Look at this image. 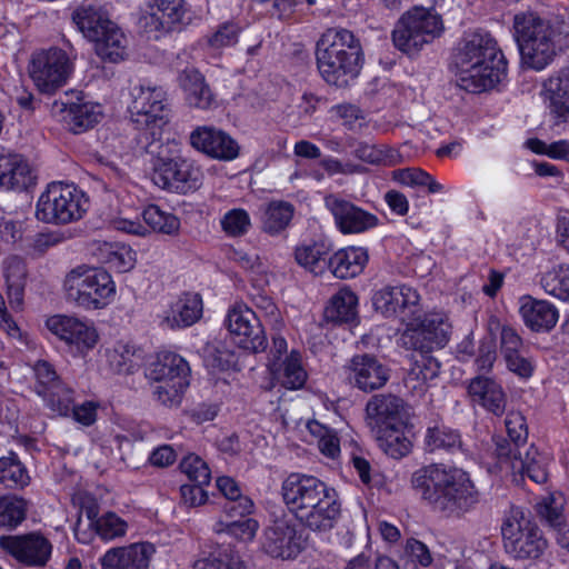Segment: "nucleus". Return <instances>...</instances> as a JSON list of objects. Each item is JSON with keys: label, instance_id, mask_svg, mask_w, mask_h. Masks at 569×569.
Listing matches in <instances>:
<instances>
[{"label": "nucleus", "instance_id": "obj_1", "mask_svg": "<svg viewBox=\"0 0 569 569\" xmlns=\"http://www.w3.org/2000/svg\"><path fill=\"white\" fill-rule=\"evenodd\" d=\"M411 485L436 511L461 518L476 509L480 492L470 475L460 468L429 465L416 470Z\"/></svg>", "mask_w": 569, "mask_h": 569}, {"label": "nucleus", "instance_id": "obj_2", "mask_svg": "<svg viewBox=\"0 0 569 569\" xmlns=\"http://www.w3.org/2000/svg\"><path fill=\"white\" fill-rule=\"evenodd\" d=\"M458 84L468 92L490 90L507 76V60L497 40L485 30L466 32L457 44Z\"/></svg>", "mask_w": 569, "mask_h": 569}, {"label": "nucleus", "instance_id": "obj_3", "mask_svg": "<svg viewBox=\"0 0 569 569\" xmlns=\"http://www.w3.org/2000/svg\"><path fill=\"white\" fill-rule=\"evenodd\" d=\"M316 60L319 73L328 84L346 88L360 73L363 52L351 31L331 28L317 41Z\"/></svg>", "mask_w": 569, "mask_h": 569}, {"label": "nucleus", "instance_id": "obj_4", "mask_svg": "<svg viewBox=\"0 0 569 569\" xmlns=\"http://www.w3.org/2000/svg\"><path fill=\"white\" fill-rule=\"evenodd\" d=\"M131 120L140 130L139 143L147 153H154L169 121L166 90L150 82L136 84L130 91Z\"/></svg>", "mask_w": 569, "mask_h": 569}, {"label": "nucleus", "instance_id": "obj_5", "mask_svg": "<svg viewBox=\"0 0 569 569\" xmlns=\"http://www.w3.org/2000/svg\"><path fill=\"white\" fill-rule=\"evenodd\" d=\"M72 21L87 39L94 42L96 52L102 60L117 63L127 58L128 38L101 6L82 2L73 10Z\"/></svg>", "mask_w": 569, "mask_h": 569}, {"label": "nucleus", "instance_id": "obj_6", "mask_svg": "<svg viewBox=\"0 0 569 569\" xmlns=\"http://www.w3.org/2000/svg\"><path fill=\"white\" fill-rule=\"evenodd\" d=\"M89 209V198L73 183L53 181L40 194L36 218L44 223L64 226L81 220Z\"/></svg>", "mask_w": 569, "mask_h": 569}, {"label": "nucleus", "instance_id": "obj_7", "mask_svg": "<svg viewBox=\"0 0 569 569\" xmlns=\"http://www.w3.org/2000/svg\"><path fill=\"white\" fill-rule=\"evenodd\" d=\"M515 38L525 64L542 70L556 56L557 32L553 27L533 14L515 17Z\"/></svg>", "mask_w": 569, "mask_h": 569}, {"label": "nucleus", "instance_id": "obj_8", "mask_svg": "<svg viewBox=\"0 0 569 569\" xmlns=\"http://www.w3.org/2000/svg\"><path fill=\"white\" fill-rule=\"evenodd\" d=\"M443 31L442 17L435 9L413 7L397 21L392 42L398 50L413 56L441 37Z\"/></svg>", "mask_w": 569, "mask_h": 569}, {"label": "nucleus", "instance_id": "obj_9", "mask_svg": "<svg viewBox=\"0 0 569 569\" xmlns=\"http://www.w3.org/2000/svg\"><path fill=\"white\" fill-rule=\"evenodd\" d=\"M66 298L84 310L107 307L116 293L111 276L101 268L77 267L64 280Z\"/></svg>", "mask_w": 569, "mask_h": 569}, {"label": "nucleus", "instance_id": "obj_10", "mask_svg": "<svg viewBox=\"0 0 569 569\" xmlns=\"http://www.w3.org/2000/svg\"><path fill=\"white\" fill-rule=\"evenodd\" d=\"M501 535L506 553L516 560H537L548 548L540 528L520 511H512L503 521Z\"/></svg>", "mask_w": 569, "mask_h": 569}, {"label": "nucleus", "instance_id": "obj_11", "mask_svg": "<svg viewBox=\"0 0 569 569\" xmlns=\"http://www.w3.org/2000/svg\"><path fill=\"white\" fill-rule=\"evenodd\" d=\"M73 69L72 59L58 47L34 51L28 64L29 77L36 88L44 94H53L64 87Z\"/></svg>", "mask_w": 569, "mask_h": 569}, {"label": "nucleus", "instance_id": "obj_12", "mask_svg": "<svg viewBox=\"0 0 569 569\" xmlns=\"http://www.w3.org/2000/svg\"><path fill=\"white\" fill-rule=\"evenodd\" d=\"M157 156L151 180L163 190L178 193H187L199 188L201 183V171L194 163L182 157H166L161 140L157 143Z\"/></svg>", "mask_w": 569, "mask_h": 569}, {"label": "nucleus", "instance_id": "obj_13", "mask_svg": "<svg viewBox=\"0 0 569 569\" xmlns=\"http://www.w3.org/2000/svg\"><path fill=\"white\" fill-rule=\"evenodd\" d=\"M451 329V323L443 313L433 312L423 317L417 313L401 333L400 345L418 352H432L449 342Z\"/></svg>", "mask_w": 569, "mask_h": 569}, {"label": "nucleus", "instance_id": "obj_14", "mask_svg": "<svg viewBox=\"0 0 569 569\" xmlns=\"http://www.w3.org/2000/svg\"><path fill=\"white\" fill-rule=\"evenodd\" d=\"M233 341L252 353L262 352L268 347V339L259 316L246 305H234L224 319Z\"/></svg>", "mask_w": 569, "mask_h": 569}, {"label": "nucleus", "instance_id": "obj_15", "mask_svg": "<svg viewBox=\"0 0 569 569\" xmlns=\"http://www.w3.org/2000/svg\"><path fill=\"white\" fill-rule=\"evenodd\" d=\"M341 517V502L335 488L323 492L293 517L303 528L325 533L332 530Z\"/></svg>", "mask_w": 569, "mask_h": 569}, {"label": "nucleus", "instance_id": "obj_16", "mask_svg": "<svg viewBox=\"0 0 569 569\" xmlns=\"http://www.w3.org/2000/svg\"><path fill=\"white\" fill-rule=\"evenodd\" d=\"M0 548L28 567H44L52 555V543L40 532L1 536Z\"/></svg>", "mask_w": 569, "mask_h": 569}, {"label": "nucleus", "instance_id": "obj_17", "mask_svg": "<svg viewBox=\"0 0 569 569\" xmlns=\"http://www.w3.org/2000/svg\"><path fill=\"white\" fill-rule=\"evenodd\" d=\"M419 300L417 290L407 286H385L372 296L376 311L387 318H399L406 325L420 312Z\"/></svg>", "mask_w": 569, "mask_h": 569}, {"label": "nucleus", "instance_id": "obj_18", "mask_svg": "<svg viewBox=\"0 0 569 569\" xmlns=\"http://www.w3.org/2000/svg\"><path fill=\"white\" fill-rule=\"evenodd\" d=\"M343 373L352 388L372 392L386 386L390 368L370 353L355 355L345 366Z\"/></svg>", "mask_w": 569, "mask_h": 569}, {"label": "nucleus", "instance_id": "obj_19", "mask_svg": "<svg viewBox=\"0 0 569 569\" xmlns=\"http://www.w3.org/2000/svg\"><path fill=\"white\" fill-rule=\"evenodd\" d=\"M325 204L333 216L338 230L343 234L362 233L379 223L376 214L338 196H327Z\"/></svg>", "mask_w": 569, "mask_h": 569}, {"label": "nucleus", "instance_id": "obj_20", "mask_svg": "<svg viewBox=\"0 0 569 569\" xmlns=\"http://www.w3.org/2000/svg\"><path fill=\"white\" fill-rule=\"evenodd\" d=\"M366 421L372 432L395 426H406L407 405L392 393L372 396L366 405Z\"/></svg>", "mask_w": 569, "mask_h": 569}, {"label": "nucleus", "instance_id": "obj_21", "mask_svg": "<svg viewBox=\"0 0 569 569\" xmlns=\"http://www.w3.org/2000/svg\"><path fill=\"white\" fill-rule=\"evenodd\" d=\"M329 487L315 476L292 472L282 481L280 493L288 511L295 517L298 511L319 497L323 492V488Z\"/></svg>", "mask_w": 569, "mask_h": 569}, {"label": "nucleus", "instance_id": "obj_22", "mask_svg": "<svg viewBox=\"0 0 569 569\" xmlns=\"http://www.w3.org/2000/svg\"><path fill=\"white\" fill-rule=\"evenodd\" d=\"M48 330L77 352L92 349L98 340L96 329L70 316L56 315L46 321Z\"/></svg>", "mask_w": 569, "mask_h": 569}, {"label": "nucleus", "instance_id": "obj_23", "mask_svg": "<svg viewBox=\"0 0 569 569\" xmlns=\"http://www.w3.org/2000/svg\"><path fill=\"white\" fill-rule=\"evenodd\" d=\"M301 542L293 520L281 517L266 529L263 549L273 558L290 559L300 552Z\"/></svg>", "mask_w": 569, "mask_h": 569}, {"label": "nucleus", "instance_id": "obj_24", "mask_svg": "<svg viewBox=\"0 0 569 569\" xmlns=\"http://www.w3.org/2000/svg\"><path fill=\"white\" fill-rule=\"evenodd\" d=\"M197 150L220 160H232L239 154L238 143L226 132L212 127H200L190 134Z\"/></svg>", "mask_w": 569, "mask_h": 569}, {"label": "nucleus", "instance_id": "obj_25", "mask_svg": "<svg viewBox=\"0 0 569 569\" xmlns=\"http://www.w3.org/2000/svg\"><path fill=\"white\" fill-rule=\"evenodd\" d=\"M154 547L150 542H137L127 547L111 548L101 558L102 569H148Z\"/></svg>", "mask_w": 569, "mask_h": 569}, {"label": "nucleus", "instance_id": "obj_26", "mask_svg": "<svg viewBox=\"0 0 569 569\" xmlns=\"http://www.w3.org/2000/svg\"><path fill=\"white\" fill-rule=\"evenodd\" d=\"M34 183L36 176L22 156L0 154V189L23 191Z\"/></svg>", "mask_w": 569, "mask_h": 569}, {"label": "nucleus", "instance_id": "obj_27", "mask_svg": "<svg viewBox=\"0 0 569 569\" xmlns=\"http://www.w3.org/2000/svg\"><path fill=\"white\" fill-rule=\"evenodd\" d=\"M543 91L556 123L569 122V68L550 76L543 82Z\"/></svg>", "mask_w": 569, "mask_h": 569}, {"label": "nucleus", "instance_id": "obj_28", "mask_svg": "<svg viewBox=\"0 0 569 569\" xmlns=\"http://www.w3.org/2000/svg\"><path fill=\"white\" fill-rule=\"evenodd\" d=\"M471 401L495 416H501L506 409V395L501 386L488 377H475L468 386Z\"/></svg>", "mask_w": 569, "mask_h": 569}, {"label": "nucleus", "instance_id": "obj_29", "mask_svg": "<svg viewBox=\"0 0 569 569\" xmlns=\"http://www.w3.org/2000/svg\"><path fill=\"white\" fill-rule=\"evenodd\" d=\"M62 106L69 130L76 134L93 128L102 119L101 104L87 101L83 97H77L76 101L68 99Z\"/></svg>", "mask_w": 569, "mask_h": 569}, {"label": "nucleus", "instance_id": "obj_30", "mask_svg": "<svg viewBox=\"0 0 569 569\" xmlns=\"http://www.w3.org/2000/svg\"><path fill=\"white\" fill-rule=\"evenodd\" d=\"M202 299L198 293H183L164 312L161 325L169 329L192 326L202 316Z\"/></svg>", "mask_w": 569, "mask_h": 569}, {"label": "nucleus", "instance_id": "obj_31", "mask_svg": "<svg viewBox=\"0 0 569 569\" xmlns=\"http://www.w3.org/2000/svg\"><path fill=\"white\" fill-rule=\"evenodd\" d=\"M189 363L178 353L160 351L146 370V377L152 381L189 380Z\"/></svg>", "mask_w": 569, "mask_h": 569}, {"label": "nucleus", "instance_id": "obj_32", "mask_svg": "<svg viewBox=\"0 0 569 569\" xmlns=\"http://www.w3.org/2000/svg\"><path fill=\"white\" fill-rule=\"evenodd\" d=\"M520 315L525 325L537 332L550 331L559 318V312L552 303L529 296L522 298Z\"/></svg>", "mask_w": 569, "mask_h": 569}, {"label": "nucleus", "instance_id": "obj_33", "mask_svg": "<svg viewBox=\"0 0 569 569\" xmlns=\"http://www.w3.org/2000/svg\"><path fill=\"white\" fill-rule=\"evenodd\" d=\"M369 256L362 247H347L338 250L329 258V268L339 279H349L360 274Z\"/></svg>", "mask_w": 569, "mask_h": 569}, {"label": "nucleus", "instance_id": "obj_34", "mask_svg": "<svg viewBox=\"0 0 569 569\" xmlns=\"http://www.w3.org/2000/svg\"><path fill=\"white\" fill-rule=\"evenodd\" d=\"M178 81L189 106L199 109H209L212 106L213 94L197 69L187 67L179 73Z\"/></svg>", "mask_w": 569, "mask_h": 569}, {"label": "nucleus", "instance_id": "obj_35", "mask_svg": "<svg viewBox=\"0 0 569 569\" xmlns=\"http://www.w3.org/2000/svg\"><path fill=\"white\" fill-rule=\"evenodd\" d=\"M425 450L430 453L463 452V441L458 429L445 425H435L427 428L423 439Z\"/></svg>", "mask_w": 569, "mask_h": 569}, {"label": "nucleus", "instance_id": "obj_36", "mask_svg": "<svg viewBox=\"0 0 569 569\" xmlns=\"http://www.w3.org/2000/svg\"><path fill=\"white\" fill-rule=\"evenodd\" d=\"M358 317V297L349 288H342L335 293L326 309L325 319L335 325L351 323Z\"/></svg>", "mask_w": 569, "mask_h": 569}, {"label": "nucleus", "instance_id": "obj_37", "mask_svg": "<svg viewBox=\"0 0 569 569\" xmlns=\"http://www.w3.org/2000/svg\"><path fill=\"white\" fill-rule=\"evenodd\" d=\"M106 358L113 372L130 375L141 367L143 351L133 345L119 341L106 350Z\"/></svg>", "mask_w": 569, "mask_h": 569}, {"label": "nucleus", "instance_id": "obj_38", "mask_svg": "<svg viewBox=\"0 0 569 569\" xmlns=\"http://www.w3.org/2000/svg\"><path fill=\"white\" fill-rule=\"evenodd\" d=\"M3 266L9 303L11 308L20 309L27 281L26 262L18 256H11L4 260Z\"/></svg>", "mask_w": 569, "mask_h": 569}, {"label": "nucleus", "instance_id": "obj_39", "mask_svg": "<svg viewBox=\"0 0 569 569\" xmlns=\"http://www.w3.org/2000/svg\"><path fill=\"white\" fill-rule=\"evenodd\" d=\"M551 457L538 450L535 445H529L520 461L516 462V471L526 475L531 481L542 485L549 478V465Z\"/></svg>", "mask_w": 569, "mask_h": 569}, {"label": "nucleus", "instance_id": "obj_40", "mask_svg": "<svg viewBox=\"0 0 569 569\" xmlns=\"http://www.w3.org/2000/svg\"><path fill=\"white\" fill-rule=\"evenodd\" d=\"M403 429L405 426H395L373 432L379 448L393 459H401L411 451V440Z\"/></svg>", "mask_w": 569, "mask_h": 569}, {"label": "nucleus", "instance_id": "obj_41", "mask_svg": "<svg viewBox=\"0 0 569 569\" xmlns=\"http://www.w3.org/2000/svg\"><path fill=\"white\" fill-rule=\"evenodd\" d=\"M270 367L277 373L281 385L287 389L297 390L307 380V372L302 368L300 353L297 351H291L279 366L278 362L271 361Z\"/></svg>", "mask_w": 569, "mask_h": 569}, {"label": "nucleus", "instance_id": "obj_42", "mask_svg": "<svg viewBox=\"0 0 569 569\" xmlns=\"http://www.w3.org/2000/svg\"><path fill=\"white\" fill-rule=\"evenodd\" d=\"M329 248L323 242H312L297 247L295 257L297 262L318 276L329 268Z\"/></svg>", "mask_w": 569, "mask_h": 569}, {"label": "nucleus", "instance_id": "obj_43", "mask_svg": "<svg viewBox=\"0 0 569 569\" xmlns=\"http://www.w3.org/2000/svg\"><path fill=\"white\" fill-rule=\"evenodd\" d=\"M150 8V19L157 22V29L169 30L186 14L184 0H152Z\"/></svg>", "mask_w": 569, "mask_h": 569}, {"label": "nucleus", "instance_id": "obj_44", "mask_svg": "<svg viewBox=\"0 0 569 569\" xmlns=\"http://www.w3.org/2000/svg\"><path fill=\"white\" fill-rule=\"evenodd\" d=\"M30 483V476L18 456L10 452L0 458V485L7 489H22Z\"/></svg>", "mask_w": 569, "mask_h": 569}, {"label": "nucleus", "instance_id": "obj_45", "mask_svg": "<svg viewBox=\"0 0 569 569\" xmlns=\"http://www.w3.org/2000/svg\"><path fill=\"white\" fill-rule=\"evenodd\" d=\"M293 216V207L289 202H270L262 216V229L269 234H278L290 223Z\"/></svg>", "mask_w": 569, "mask_h": 569}, {"label": "nucleus", "instance_id": "obj_46", "mask_svg": "<svg viewBox=\"0 0 569 569\" xmlns=\"http://www.w3.org/2000/svg\"><path fill=\"white\" fill-rule=\"evenodd\" d=\"M540 286L546 293L569 301V266L560 264L541 273Z\"/></svg>", "mask_w": 569, "mask_h": 569}, {"label": "nucleus", "instance_id": "obj_47", "mask_svg": "<svg viewBox=\"0 0 569 569\" xmlns=\"http://www.w3.org/2000/svg\"><path fill=\"white\" fill-rule=\"evenodd\" d=\"M28 501L17 496L0 497V528L16 529L27 518Z\"/></svg>", "mask_w": 569, "mask_h": 569}, {"label": "nucleus", "instance_id": "obj_48", "mask_svg": "<svg viewBox=\"0 0 569 569\" xmlns=\"http://www.w3.org/2000/svg\"><path fill=\"white\" fill-rule=\"evenodd\" d=\"M143 220L153 231L173 236L180 229V220L173 213L161 210L156 204H150L142 212Z\"/></svg>", "mask_w": 569, "mask_h": 569}, {"label": "nucleus", "instance_id": "obj_49", "mask_svg": "<svg viewBox=\"0 0 569 569\" xmlns=\"http://www.w3.org/2000/svg\"><path fill=\"white\" fill-rule=\"evenodd\" d=\"M351 146L355 148L353 156L367 163L395 166L400 162V154L393 149H381L367 142H357Z\"/></svg>", "mask_w": 569, "mask_h": 569}, {"label": "nucleus", "instance_id": "obj_50", "mask_svg": "<svg viewBox=\"0 0 569 569\" xmlns=\"http://www.w3.org/2000/svg\"><path fill=\"white\" fill-rule=\"evenodd\" d=\"M441 363L435 358L431 352H419V358L408 373L407 383L410 381H418L426 385L428 381L433 380L439 376Z\"/></svg>", "mask_w": 569, "mask_h": 569}, {"label": "nucleus", "instance_id": "obj_51", "mask_svg": "<svg viewBox=\"0 0 569 569\" xmlns=\"http://www.w3.org/2000/svg\"><path fill=\"white\" fill-rule=\"evenodd\" d=\"M49 397L41 396L46 407L58 416H69L74 403V391L64 382L60 383L51 391H48Z\"/></svg>", "mask_w": 569, "mask_h": 569}, {"label": "nucleus", "instance_id": "obj_52", "mask_svg": "<svg viewBox=\"0 0 569 569\" xmlns=\"http://www.w3.org/2000/svg\"><path fill=\"white\" fill-rule=\"evenodd\" d=\"M96 535L103 541H111L121 538L127 533L128 523L112 511L104 512L96 520L92 528Z\"/></svg>", "mask_w": 569, "mask_h": 569}, {"label": "nucleus", "instance_id": "obj_53", "mask_svg": "<svg viewBox=\"0 0 569 569\" xmlns=\"http://www.w3.org/2000/svg\"><path fill=\"white\" fill-rule=\"evenodd\" d=\"M33 373L36 378L33 390L39 397H49L48 391H51L63 382L53 366L46 360H38L34 363Z\"/></svg>", "mask_w": 569, "mask_h": 569}, {"label": "nucleus", "instance_id": "obj_54", "mask_svg": "<svg viewBox=\"0 0 569 569\" xmlns=\"http://www.w3.org/2000/svg\"><path fill=\"white\" fill-rule=\"evenodd\" d=\"M495 455L500 466L510 468L513 471L517 469L516 462L520 461L526 448L528 447L527 443L516 445V441L501 437L495 439Z\"/></svg>", "mask_w": 569, "mask_h": 569}, {"label": "nucleus", "instance_id": "obj_55", "mask_svg": "<svg viewBox=\"0 0 569 569\" xmlns=\"http://www.w3.org/2000/svg\"><path fill=\"white\" fill-rule=\"evenodd\" d=\"M308 429L318 438V447L322 455L333 459L340 453V441L335 430L318 421L309 422Z\"/></svg>", "mask_w": 569, "mask_h": 569}, {"label": "nucleus", "instance_id": "obj_56", "mask_svg": "<svg viewBox=\"0 0 569 569\" xmlns=\"http://www.w3.org/2000/svg\"><path fill=\"white\" fill-rule=\"evenodd\" d=\"M526 147L533 153L543 154L551 159L569 163V140L567 139L547 143L538 138H530L526 141Z\"/></svg>", "mask_w": 569, "mask_h": 569}, {"label": "nucleus", "instance_id": "obj_57", "mask_svg": "<svg viewBox=\"0 0 569 569\" xmlns=\"http://www.w3.org/2000/svg\"><path fill=\"white\" fill-rule=\"evenodd\" d=\"M217 532H227L228 535L241 540H251L258 530V522L252 518H240L234 520L220 521L216 525Z\"/></svg>", "mask_w": 569, "mask_h": 569}, {"label": "nucleus", "instance_id": "obj_58", "mask_svg": "<svg viewBox=\"0 0 569 569\" xmlns=\"http://www.w3.org/2000/svg\"><path fill=\"white\" fill-rule=\"evenodd\" d=\"M536 511L540 519L555 530H559L566 525L562 503L553 496H548L539 501L536 505Z\"/></svg>", "mask_w": 569, "mask_h": 569}, {"label": "nucleus", "instance_id": "obj_59", "mask_svg": "<svg viewBox=\"0 0 569 569\" xmlns=\"http://www.w3.org/2000/svg\"><path fill=\"white\" fill-rule=\"evenodd\" d=\"M182 473H184L193 483L209 485L211 472L207 462L197 455L186 456L179 465Z\"/></svg>", "mask_w": 569, "mask_h": 569}, {"label": "nucleus", "instance_id": "obj_60", "mask_svg": "<svg viewBox=\"0 0 569 569\" xmlns=\"http://www.w3.org/2000/svg\"><path fill=\"white\" fill-rule=\"evenodd\" d=\"M153 395L164 406L173 407L181 402L182 395L189 386V380L157 381Z\"/></svg>", "mask_w": 569, "mask_h": 569}, {"label": "nucleus", "instance_id": "obj_61", "mask_svg": "<svg viewBox=\"0 0 569 569\" xmlns=\"http://www.w3.org/2000/svg\"><path fill=\"white\" fill-rule=\"evenodd\" d=\"M220 223L222 230L230 237H241L246 234L251 227L249 213L240 208L227 211Z\"/></svg>", "mask_w": 569, "mask_h": 569}, {"label": "nucleus", "instance_id": "obj_62", "mask_svg": "<svg viewBox=\"0 0 569 569\" xmlns=\"http://www.w3.org/2000/svg\"><path fill=\"white\" fill-rule=\"evenodd\" d=\"M193 569H238L232 550L229 547L218 548L207 557L198 559Z\"/></svg>", "mask_w": 569, "mask_h": 569}, {"label": "nucleus", "instance_id": "obj_63", "mask_svg": "<svg viewBox=\"0 0 569 569\" xmlns=\"http://www.w3.org/2000/svg\"><path fill=\"white\" fill-rule=\"evenodd\" d=\"M508 438L517 443H527L528 427L523 415L519 411H510L505 419Z\"/></svg>", "mask_w": 569, "mask_h": 569}, {"label": "nucleus", "instance_id": "obj_64", "mask_svg": "<svg viewBox=\"0 0 569 569\" xmlns=\"http://www.w3.org/2000/svg\"><path fill=\"white\" fill-rule=\"evenodd\" d=\"M503 360L507 368L520 378L527 379L530 378L533 373L535 365L531 357L528 356L527 349L507 356L503 358Z\"/></svg>", "mask_w": 569, "mask_h": 569}]
</instances>
